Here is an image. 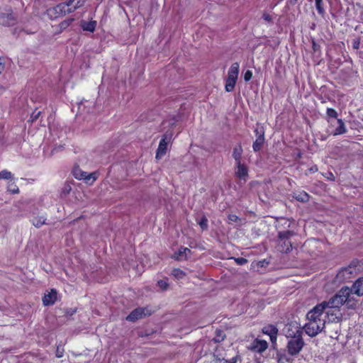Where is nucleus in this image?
I'll return each instance as SVG.
<instances>
[{
  "mask_svg": "<svg viewBox=\"0 0 363 363\" xmlns=\"http://www.w3.org/2000/svg\"><path fill=\"white\" fill-rule=\"evenodd\" d=\"M326 113H327V116L330 118H336L337 117V111L332 108H328L327 111H326Z\"/></svg>",
  "mask_w": 363,
  "mask_h": 363,
  "instance_id": "obj_30",
  "label": "nucleus"
},
{
  "mask_svg": "<svg viewBox=\"0 0 363 363\" xmlns=\"http://www.w3.org/2000/svg\"><path fill=\"white\" fill-rule=\"evenodd\" d=\"M172 274L177 279H182L185 276V272L179 268L173 269Z\"/></svg>",
  "mask_w": 363,
  "mask_h": 363,
  "instance_id": "obj_25",
  "label": "nucleus"
},
{
  "mask_svg": "<svg viewBox=\"0 0 363 363\" xmlns=\"http://www.w3.org/2000/svg\"><path fill=\"white\" fill-rule=\"evenodd\" d=\"M262 331L264 334H267L269 336L270 340L273 343L277 341L278 329L274 325H267L263 328Z\"/></svg>",
  "mask_w": 363,
  "mask_h": 363,
  "instance_id": "obj_12",
  "label": "nucleus"
},
{
  "mask_svg": "<svg viewBox=\"0 0 363 363\" xmlns=\"http://www.w3.org/2000/svg\"><path fill=\"white\" fill-rule=\"evenodd\" d=\"M338 127H337L333 133V135L345 134L347 132V128L342 119H337Z\"/></svg>",
  "mask_w": 363,
  "mask_h": 363,
  "instance_id": "obj_19",
  "label": "nucleus"
},
{
  "mask_svg": "<svg viewBox=\"0 0 363 363\" xmlns=\"http://www.w3.org/2000/svg\"><path fill=\"white\" fill-rule=\"evenodd\" d=\"M348 270H349V269H345V270H343V271H342V272H348Z\"/></svg>",
  "mask_w": 363,
  "mask_h": 363,
  "instance_id": "obj_46",
  "label": "nucleus"
},
{
  "mask_svg": "<svg viewBox=\"0 0 363 363\" xmlns=\"http://www.w3.org/2000/svg\"><path fill=\"white\" fill-rule=\"evenodd\" d=\"M359 42L354 43V45H353L354 48L357 49L359 48Z\"/></svg>",
  "mask_w": 363,
  "mask_h": 363,
  "instance_id": "obj_44",
  "label": "nucleus"
},
{
  "mask_svg": "<svg viewBox=\"0 0 363 363\" xmlns=\"http://www.w3.org/2000/svg\"><path fill=\"white\" fill-rule=\"evenodd\" d=\"M40 114V111H38V112L34 111L31 115L32 120L35 121V120L38 119Z\"/></svg>",
  "mask_w": 363,
  "mask_h": 363,
  "instance_id": "obj_36",
  "label": "nucleus"
},
{
  "mask_svg": "<svg viewBox=\"0 0 363 363\" xmlns=\"http://www.w3.org/2000/svg\"><path fill=\"white\" fill-rule=\"evenodd\" d=\"M285 336L287 338H295L298 334L302 336V329L296 323H290L284 329Z\"/></svg>",
  "mask_w": 363,
  "mask_h": 363,
  "instance_id": "obj_7",
  "label": "nucleus"
},
{
  "mask_svg": "<svg viewBox=\"0 0 363 363\" xmlns=\"http://www.w3.org/2000/svg\"><path fill=\"white\" fill-rule=\"evenodd\" d=\"M2 60H3L2 58L0 57V74L2 73V72L4 71V65Z\"/></svg>",
  "mask_w": 363,
  "mask_h": 363,
  "instance_id": "obj_42",
  "label": "nucleus"
},
{
  "mask_svg": "<svg viewBox=\"0 0 363 363\" xmlns=\"http://www.w3.org/2000/svg\"><path fill=\"white\" fill-rule=\"evenodd\" d=\"M264 142V133H260V135L256 138L253 143L252 148L255 152H258L261 150Z\"/></svg>",
  "mask_w": 363,
  "mask_h": 363,
  "instance_id": "obj_15",
  "label": "nucleus"
},
{
  "mask_svg": "<svg viewBox=\"0 0 363 363\" xmlns=\"http://www.w3.org/2000/svg\"><path fill=\"white\" fill-rule=\"evenodd\" d=\"M263 18L267 21H270L272 19L270 15L268 13H264L263 15Z\"/></svg>",
  "mask_w": 363,
  "mask_h": 363,
  "instance_id": "obj_41",
  "label": "nucleus"
},
{
  "mask_svg": "<svg viewBox=\"0 0 363 363\" xmlns=\"http://www.w3.org/2000/svg\"><path fill=\"white\" fill-rule=\"evenodd\" d=\"M12 177V174L8 170H3L0 172V179H9Z\"/></svg>",
  "mask_w": 363,
  "mask_h": 363,
  "instance_id": "obj_28",
  "label": "nucleus"
},
{
  "mask_svg": "<svg viewBox=\"0 0 363 363\" xmlns=\"http://www.w3.org/2000/svg\"><path fill=\"white\" fill-rule=\"evenodd\" d=\"M252 77V72L250 70H247L245 72V73L244 74V79H245V81L248 82L251 79Z\"/></svg>",
  "mask_w": 363,
  "mask_h": 363,
  "instance_id": "obj_34",
  "label": "nucleus"
},
{
  "mask_svg": "<svg viewBox=\"0 0 363 363\" xmlns=\"http://www.w3.org/2000/svg\"><path fill=\"white\" fill-rule=\"evenodd\" d=\"M298 0H290L291 4H296Z\"/></svg>",
  "mask_w": 363,
  "mask_h": 363,
  "instance_id": "obj_45",
  "label": "nucleus"
},
{
  "mask_svg": "<svg viewBox=\"0 0 363 363\" xmlns=\"http://www.w3.org/2000/svg\"><path fill=\"white\" fill-rule=\"evenodd\" d=\"M304 342L301 335H298L295 338H291L287 343L288 353L291 356L297 355L303 349Z\"/></svg>",
  "mask_w": 363,
  "mask_h": 363,
  "instance_id": "obj_5",
  "label": "nucleus"
},
{
  "mask_svg": "<svg viewBox=\"0 0 363 363\" xmlns=\"http://www.w3.org/2000/svg\"><path fill=\"white\" fill-rule=\"evenodd\" d=\"M238 357H234L230 359H225L224 363H237Z\"/></svg>",
  "mask_w": 363,
  "mask_h": 363,
  "instance_id": "obj_38",
  "label": "nucleus"
},
{
  "mask_svg": "<svg viewBox=\"0 0 363 363\" xmlns=\"http://www.w3.org/2000/svg\"><path fill=\"white\" fill-rule=\"evenodd\" d=\"M294 198L297 201L306 202L308 201L309 195L305 191H299L294 194Z\"/></svg>",
  "mask_w": 363,
  "mask_h": 363,
  "instance_id": "obj_21",
  "label": "nucleus"
},
{
  "mask_svg": "<svg viewBox=\"0 0 363 363\" xmlns=\"http://www.w3.org/2000/svg\"><path fill=\"white\" fill-rule=\"evenodd\" d=\"M354 294L357 295V296L360 297L363 295V277L359 278L353 284L351 288H350Z\"/></svg>",
  "mask_w": 363,
  "mask_h": 363,
  "instance_id": "obj_13",
  "label": "nucleus"
},
{
  "mask_svg": "<svg viewBox=\"0 0 363 363\" xmlns=\"http://www.w3.org/2000/svg\"><path fill=\"white\" fill-rule=\"evenodd\" d=\"M45 220L46 219L44 218V216L37 217L33 220V224L35 227L40 228L45 223Z\"/></svg>",
  "mask_w": 363,
  "mask_h": 363,
  "instance_id": "obj_24",
  "label": "nucleus"
},
{
  "mask_svg": "<svg viewBox=\"0 0 363 363\" xmlns=\"http://www.w3.org/2000/svg\"><path fill=\"white\" fill-rule=\"evenodd\" d=\"M199 226L202 230H206L208 228V219L206 216H202L201 220L198 222Z\"/></svg>",
  "mask_w": 363,
  "mask_h": 363,
  "instance_id": "obj_27",
  "label": "nucleus"
},
{
  "mask_svg": "<svg viewBox=\"0 0 363 363\" xmlns=\"http://www.w3.org/2000/svg\"><path fill=\"white\" fill-rule=\"evenodd\" d=\"M235 261L237 264H238L240 265H244L246 263H247V260L243 257L235 258Z\"/></svg>",
  "mask_w": 363,
  "mask_h": 363,
  "instance_id": "obj_33",
  "label": "nucleus"
},
{
  "mask_svg": "<svg viewBox=\"0 0 363 363\" xmlns=\"http://www.w3.org/2000/svg\"><path fill=\"white\" fill-rule=\"evenodd\" d=\"M225 335L221 330H216V335L213 338L216 342H220L224 340Z\"/></svg>",
  "mask_w": 363,
  "mask_h": 363,
  "instance_id": "obj_29",
  "label": "nucleus"
},
{
  "mask_svg": "<svg viewBox=\"0 0 363 363\" xmlns=\"http://www.w3.org/2000/svg\"><path fill=\"white\" fill-rule=\"evenodd\" d=\"M255 135L257 136V138L258 137L259 135H260V133H264L262 128H256L255 130Z\"/></svg>",
  "mask_w": 363,
  "mask_h": 363,
  "instance_id": "obj_40",
  "label": "nucleus"
},
{
  "mask_svg": "<svg viewBox=\"0 0 363 363\" xmlns=\"http://www.w3.org/2000/svg\"><path fill=\"white\" fill-rule=\"evenodd\" d=\"M63 145H59V146H56L52 150V153L54 154L55 152H57L60 150H62L63 149Z\"/></svg>",
  "mask_w": 363,
  "mask_h": 363,
  "instance_id": "obj_37",
  "label": "nucleus"
},
{
  "mask_svg": "<svg viewBox=\"0 0 363 363\" xmlns=\"http://www.w3.org/2000/svg\"><path fill=\"white\" fill-rule=\"evenodd\" d=\"M358 298L359 296L354 294L350 287L345 286L342 287L328 301H326V304L333 313H337V316L339 318V308L344 304L349 308H355Z\"/></svg>",
  "mask_w": 363,
  "mask_h": 363,
  "instance_id": "obj_2",
  "label": "nucleus"
},
{
  "mask_svg": "<svg viewBox=\"0 0 363 363\" xmlns=\"http://www.w3.org/2000/svg\"><path fill=\"white\" fill-rule=\"evenodd\" d=\"M239 63L234 62L231 65L228 72V77L225 81V89L228 92L233 91L239 74Z\"/></svg>",
  "mask_w": 363,
  "mask_h": 363,
  "instance_id": "obj_4",
  "label": "nucleus"
},
{
  "mask_svg": "<svg viewBox=\"0 0 363 363\" xmlns=\"http://www.w3.org/2000/svg\"><path fill=\"white\" fill-rule=\"evenodd\" d=\"M307 323L303 329L310 337H315L325 328L326 322H335L338 320L337 313H333L326 304V301L316 305L306 315Z\"/></svg>",
  "mask_w": 363,
  "mask_h": 363,
  "instance_id": "obj_1",
  "label": "nucleus"
},
{
  "mask_svg": "<svg viewBox=\"0 0 363 363\" xmlns=\"http://www.w3.org/2000/svg\"><path fill=\"white\" fill-rule=\"evenodd\" d=\"M235 174L240 180L245 182L248 177V169L242 162L235 163Z\"/></svg>",
  "mask_w": 363,
  "mask_h": 363,
  "instance_id": "obj_8",
  "label": "nucleus"
},
{
  "mask_svg": "<svg viewBox=\"0 0 363 363\" xmlns=\"http://www.w3.org/2000/svg\"><path fill=\"white\" fill-rule=\"evenodd\" d=\"M242 152L243 150L240 144H238L234 147L233 152V157L234 158L235 163L241 162Z\"/></svg>",
  "mask_w": 363,
  "mask_h": 363,
  "instance_id": "obj_16",
  "label": "nucleus"
},
{
  "mask_svg": "<svg viewBox=\"0 0 363 363\" xmlns=\"http://www.w3.org/2000/svg\"><path fill=\"white\" fill-rule=\"evenodd\" d=\"M147 310L145 308H138L133 311L127 317L128 321H135L145 317L147 314Z\"/></svg>",
  "mask_w": 363,
  "mask_h": 363,
  "instance_id": "obj_9",
  "label": "nucleus"
},
{
  "mask_svg": "<svg viewBox=\"0 0 363 363\" xmlns=\"http://www.w3.org/2000/svg\"><path fill=\"white\" fill-rule=\"evenodd\" d=\"M70 191H71V187L69 185H67L63 189V193H65V194H69Z\"/></svg>",
  "mask_w": 363,
  "mask_h": 363,
  "instance_id": "obj_39",
  "label": "nucleus"
},
{
  "mask_svg": "<svg viewBox=\"0 0 363 363\" xmlns=\"http://www.w3.org/2000/svg\"><path fill=\"white\" fill-rule=\"evenodd\" d=\"M69 1H67L66 3H61V4H59L58 5H57L54 8V11H55L56 13H57L59 15H65L66 13H69V12H68V10L69 9Z\"/></svg>",
  "mask_w": 363,
  "mask_h": 363,
  "instance_id": "obj_14",
  "label": "nucleus"
},
{
  "mask_svg": "<svg viewBox=\"0 0 363 363\" xmlns=\"http://www.w3.org/2000/svg\"><path fill=\"white\" fill-rule=\"evenodd\" d=\"M315 7L319 14L323 15L325 10L323 6V0H315Z\"/></svg>",
  "mask_w": 363,
  "mask_h": 363,
  "instance_id": "obj_26",
  "label": "nucleus"
},
{
  "mask_svg": "<svg viewBox=\"0 0 363 363\" xmlns=\"http://www.w3.org/2000/svg\"><path fill=\"white\" fill-rule=\"evenodd\" d=\"M72 21H73V19H69L68 21H65L62 22V27H65V26H68V25H69V23L70 22H72Z\"/></svg>",
  "mask_w": 363,
  "mask_h": 363,
  "instance_id": "obj_43",
  "label": "nucleus"
},
{
  "mask_svg": "<svg viewBox=\"0 0 363 363\" xmlns=\"http://www.w3.org/2000/svg\"><path fill=\"white\" fill-rule=\"evenodd\" d=\"M99 174L96 172L91 173H86V177L84 178V182L89 185H91L98 178Z\"/></svg>",
  "mask_w": 363,
  "mask_h": 363,
  "instance_id": "obj_20",
  "label": "nucleus"
},
{
  "mask_svg": "<svg viewBox=\"0 0 363 363\" xmlns=\"http://www.w3.org/2000/svg\"><path fill=\"white\" fill-rule=\"evenodd\" d=\"M228 218L230 222H237L239 220V218L234 214H230Z\"/></svg>",
  "mask_w": 363,
  "mask_h": 363,
  "instance_id": "obj_35",
  "label": "nucleus"
},
{
  "mask_svg": "<svg viewBox=\"0 0 363 363\" xmlns=\"http://www.w3.org/2000/svg\"><path fill=\"white\" fill-rule=\"evenodd\" d=\"M268 343L265 340H255L250 345V350L255 352L261 353L267 350Z\"/></svg>",
  "mask_w": 363,
  "mask_h": 363,
  "instance_id": "obj_10",
  "label": "nucleus"
},
{
  "mask_svg": "<svg viewBox=\"0 0 363 363\" xmlns=\"http://www.w3.org/2000/svg\"><path fill=\"white\" fill-rule=\"evenodd\" d=\"M172 135L170 133H166L163 138L161 139L158 148L156 152V158L160 159L167 152V145L169 142L171 140Z\"/></svg>",
  "mask_w": 363,
  "mask_h": 363,
  "instance_id": "obj_6",
  "label": "nucleus"
},
{
  "mask_svg": "<svg viewBox=\"0 0 363 363\" xmlns=\"http://www.w3.org/2000/svg\"><path fill=\"white\" fill-rule=\"evenodd\" d=\"M96 21H89V22L83 21L82 23V27L83 30H87L89 32H94L96 28Z\"/></svg>",
  "mask_w": 363,
  "mask_h": 363,
  "instance_id": "obj_22",
  "label": "nucleus"
},
{
  "mask_svg": "<svg viewBox=\"0 0 363 363\" xmlns=\"http://www.w3.org/2000/svg\"><path fill=\"white\" fill-rule=\"evenodd\" d=\"M191 252V250L184 247H180L179 251L174 254V257L177 259H186L188 254Z\"/></svg>",
  "mask_w": 363,
  "mask_h": 363,
  "instance_id": "obj_18",
  "label": "nucleus"
},
{
  "mask_svg": "<svg viewBox=\"0 0 363 363\" xmlns=\"http://www.w3.org/2000/svg\"><path fill=\"white\" fill-rule=\"evenodd\" d=\"M57 299V291L55 289H52L48 294H45L43 298V302L45 306H50L55 303Z\"/></svg>",
  "mask_w": 363,
  "mask_h": 363,
  "instance_id": "obj_11",
  "label": "nucleus"
},
{
  "mask_svg": "<svg viewBox=\"0 0 363 363\" xmlns=\"http://www.w3.org/2000/svg\"><path fill=\"white\" fill-rule=\"evenodd\" d=\"M86 0H69V10L68 12H73L78 8L82 6Z\"/></svg>",
  "mask_w": 363,
  "mask_h": 363,
  "instance_id": "obj_17",
  "label": "nucleus"
},
{
  "mask_svg": "<svg viewBox=\"0 0 363 363\" xmlns=\"http://www.w3.org/2000/svg\"><path fill=\"white\" fill-rule=\"evenodd\" d=\"M86 172L82 171L79 167L74 168L72 171V174L74 178L79 180H84V178L86 177Z\"/></svg>",
  "mask_w": 363,
  "mask_h": 363,
  "instance_id": "obj_23",
  "label": "nucleus"
},
{
  "mask_svg": "<svg viewBox=\"0 0 363 363\" xmlns=\"http://www.w3.org/2000/svg\"><path fill=\"white\" fill-rule=\"evenodd\" d=\"M157 285L162 290H166L167 289V287H168V284L164 280H160V281H157Z\"/></svg>",
  "mask_w": 363,
  "mask_h": 363,
  "instance_id": "obj_32",
  "label": "nucleus"
},
{
  "mask_svg": "<svg viewBox=\"0 0 363 363\" xmlns=\"http://www.w3.org/2000/svg\"><path fill=\"white\" fill-rule=\"evenodd\" d=\"M294 235L291 230L281 231L278 235V250L281 252H289L292 248L290 238Z\"/></svg>",
  "mask_w": 363,
  "mask_h": 363,
  "instance_id": "obj_3",
  "label": "nucleus"
},
{
  "mask_svg": "<svg viewBox=\"0 0 363 363\" xmlns=\"http://www.w3.org/2000/svg\"><path fill=\"white\" fill-rule=\"evenodd\" d=\"M8 191L11 192L12 194H18L19 192L18 186L13 184H11L9 185Z\"/></svg>",
  "mask_w": 363,
  "mask_h": 363,
  "instance_id": "obj_31",
  "label": "nucleus"
}]
</instances>
